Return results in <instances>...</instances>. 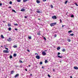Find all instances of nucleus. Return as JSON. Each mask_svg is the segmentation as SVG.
Here are the masks:
<instances>
[{
    "instance_id": "15",
    "label": "nucleus",
    "mask_w": 78,
    "mask_h": 78,
    "mask_svg": "<svg viewBox=\"0 0 78 78\" xmlns=\"http://www.w3.org/2000/svg\"><path fill=\"white\" fill-rule=\"evenodd\" d=\"M1 37L2 39H4V37H3V35H1Z\"/></svg>"
},
{
    "instance_id": "35",
    "label": "nucleus",
    "mask_w": 78,
    "mask_h": 78,
    "mask_svg": "<svg viewBox=\"0 0 78 78\" xmlns=\"http://www.w3.org/2000/svg\"><path fill=\"white\" fill-rule=\"evenodd\" d=\"M20 62L21 63H22L23 62H22L21 60H20Z\"/></svg>"
},
{
    "instance_id": "14",
    "label": "nucleus",
    "mask_w": 78,
    "mask_h": 78,
    "mask_svg": "<svg viewBox=\"0 0 78 78\" xmlns=\"http://www.w3.org/2000/svg\"><path fill=\"white\" fill-rule=\"evenodd\" d=\"M57 56L58 58H62V56H59V55H57Z\"/></svg>"
},
{
    "instance_id": "30",
    "label": "nucleus",
    "mask_w": 78,
    "mask_h": 78,
    "mask_svg": "<svg viewBox=\"0 0 78 78\" xmlns=\"http://www.w3.org/2000/svg\"><path fill=\"white\" fill-rule=\"evenodd\" d=\"M67 41H68V42H70V39H68L67 40Z\"/></svg>"
},
{
    "instance_id": "47",
    "label": "nucleus",
    "mask_w": 78,
    "mask_h": 78,
    "mask_svg": "<svg viewBox=\"0 0 78 78\" xmlns=\"http://www.w3.org/2000/svg\"><path fill=\"white\" fill-rule=\"evenodd\" d=\"M30 76H32L33 75L32 74L30 73Z\"/></svg>"
},
{
    "instance_id": "32",
    "label": "nucleus",
    "mask_w": 78,
    "mask_h": 78,
    "mask_svg": "<svg viewBox=\"0 0 78 78\" xmlns=\"http://www.w3.org/2000/svg\"><path fill=\"white\" fill-rule=\"evenodd\" d=\"M67 2H68V1H66L65 2V4H67Z\"/></svg>"
},
{
    "instance_id": "9",
    "label": "nucleus",
    "mask_w": 78,
    "mask_h": 78,
    "mask_svg": "<svg viewBox=\"0 0 78 78\" xmlns=\"http://www.w3.org/2000/svg\"><path fill=\"white\" fill-rule=\"evenodd\" d=\"M8 41H9V42H10V41H11V38H9L7 40Z\"/></svg>"
},
{
    "instance_id": "59",
    "label": "nucleus",
    "mask_w": 78,
    "mask_h": 78,
    "mask_svg": "<svg viewBox=\"0 0 78 78\" xmlns=\"http://www.w3.org/2000/svg\"><path fill=\"white\" fill-rule=\"evenodd\" d=\"M28 66H29V67H30V65H28Z\"/></svg>"
},
{
    "instance_id": "5",
    "label": "nucleus",
    "mask_w": 78,
    "mask_h": 78,
    "mask_svg": "<svg viewBox=\"0 0 78 78\" xmlns=\"http://www.w3.org/2000/svg\"><path fill=\"white\" fill-rule=\"evenodd\" d=\"M36 58H37V59H39L40 58V56H39V55H37L36 56Z\"/></svg>"
},
{
    "instance_id": "39",
    "label": "nucleus",
    "mask_w": 78,
    "mask_h": 78,
    "mask_svg": "<svg viewBox=\"0 0 78 78\" xmlns=\"http://www.w3.org/2000/svg\"><path fill=\"white\" fill-rule=\"evenodd\" d=\"M61 54V53H60V52H58V55H60Z\"/></svg>"
},
{
    "instance_id": "36",
    "label": "nucleus",
    "mask_w": 78,
    "mask_h": 78,
    "mask_svg": "<svg viewBox=\"0 0 78 78\" xmlns=\"http://www.w3.org/2000/svg\"><path fill=\"white\" fill-rule=\"evenodd\" d=\"M9 4H10V5H11V4H12V2L11 1L10 2Z\"/></svg>"
},
{
    "instance_id": "16",
    "label": "nucleus",
    "mask_w": 78,
    "mask_h": 78,
    "mask_svg": "<svg viewBox=\"0 0 78 78\" xmlns=\"http://www.w3.org/2000/svg\"><path fill=\"white\" fill-rule=\"evenodd\" d=\"M13 47H14V48H17V46L16 45H15L13 46Z\"/></svg>"
},
{
    "instance_id": "11",
    "label": "nucleus",
    "mask_w": 78,
    "mask_h": 78,
    "mask_svg": "<svg viewBox=\"0 0 78 78\" xmlns=\"http://www.w3.org/2000/svg\"><path fill=\"white\" fill-rule=\"evenodd\" d=\"M8 27H11V24H10L9 23H8Z\"/></svg>"
},
{
    "instance_id": "34",
    "label": "nucleus",
    "mask_w": 78,
    "mask_h": 78,
    "mask_svg": "<svg viewBox=\"0 0 78 78\" xmlns=\"http://www.w3.org/2000/svg\"><path fill=\"white\" fill-rule=\"evenodd\" d=\"M68 33H72V30L69 31H68Z\"/></svg>"
},
{
    "instance_id": "6",
    "label": "nucleus",
    "mask_w": 78,
    "mask_h": 78,
    "mask_svg": "<svg viewBox=\"0 0 78 78\" xmlns=\"http://www.w3.org/2000/svg\"><path fill=\"white\" fill-rule=\"evenodd\" d=\"M74 69H75V70H78V67H77L76 66H74Z\"/></svg>"
},
{
    "instance_id": "2",
    "label": "nucleus",
    "mask_w": 78,
    "mask_h": 78,
    "mask_svg": "<svg viewBox=\"0 0 78 78\" xmlns=\"http://www.w3.org/2000/svg\"><path fill=\"white\" fill-rule=\"evenodd\" d=\"M51 18L53 19H57V17H56V16H53Z\"/></svg>"
},
{
    "instance_id": "44",
    "label": "nucleus",
    "mask_w": 78,
    "mask_h": 78,
    "mask_svg": "<svg viewBox=\"0 0 78 78\" xmlns=\"http://www.w3.org/2000/svg\"><path fill=\"white\" fill-rule=\"evenodd\" d=\"M75 5H76V6H78V5H77V4H76V3H75Z\"/></svg>"
},
{
    "instance_id": "20",
    "label": "nucleus",
    "mask_w": 78,
    "mask_h": 78,
    "mask_svg": "<svg viewBox=\"0 0 78 78\" xmlns=\"http://www.w3.org/2000/svg\"><path fill=\"white\" fill-rule=\"evenodd\" d=\"M37 34L38 35H41V34H40V32H39Z\"/></svg>"
},
{
    "instance_id": "55",
    "label": "nucleus",
    "mask_w": 78,
    "mask_h": 78,
    "mask_svg": "<svg viewBox=\"0 0 78 78\" xmlns=\"http://www.w3.org/2000/svg\"><path fill=\"white\" fill-rule=\"evenodd\" d=\"M64 27V26L62 25V28H63V27Z\"/></svg>"
},
{
    "instance_id": "49",
    "label": "nucleus",
    "mask_w": 78,
    "mask_h": 78,
    "mask_svg": "<svg viewBox=\"0 0 78 78\" xmlns=\"http://www.w3.org/2000/svg\"><path fill=\"white\" fill-rule=\"evenodd\" d=\"M35 55H38V54L37 53H36Z\"/></svg>"
},
{
    "instance_id": "17",
    "label": "nucleus",
    "mask_w": 78,
    "mask_h": 78,
    "mask_svg": "<svg viewBox=\"0 0 78 78\" xmlns=\"http://www.w3.org/2000/svg\"><path fill=\"white\" fill-rule=\"evenodd\" d=\"M28 0H23V2H27Z\"/></svg>"
},
{
    "instance_id": "54",
    "label": "nucleus",
    "mask_w": 78,
    "mask_h": 78,
    "mask_svg": "<svg viewBox=\"0 0 78 78\" xmlns=\"http://www.w3.org/2000/svg\"><path fill=\"white\" fill-rule=\"evenodd\" d=\"M9 8H11V6L9 7Z\"/></svg>"
},
{
    "instance_id": "31",
    "label": "nucleus",
    "mask_w": 78,
    "mask_h": 78,
    "mask_svg": "<svg viewBox=\"0 0 78 78\" xmlns=\"http://www.w3.org/2000/svg\"><path fill=\"white\" fill-rule=\"evenodd\" d=\"M62 51L63 52H64V51H65V49H63L62 50Z\"/></svg>"
},
{
    "instance_id": "56",
    "label": "nucleus",
    "mask_w": 78,
    "mask_h": 78,
    "mask_svg": "<svg viewBox=\"0 0 78 78\" xmlns=\"http://www.w3.org/2000/svg\"><path fill=\"white\" fill-rule=\"evenodd\" d=\"M25 70H26V71H27V69H25Z\"/></svg>"
},
{
    "instance_id": "26",
    "label": "nucleus",
    "mask_w": 78,
    "mask_h": 78,
    "mask_svg": "<svg viewBox=\"0 0 78 78\" xmlns=\"http://www.w3.org/2000/svg\"><path fill=\"white\" fill-rule=\"evenodd\" d=\"M47 62H48V61H47V60H45V63H47Z\"/></svg>"
},
{
    "instance_id": "8",
    "label": "nucleus",
    "mask_w": 78,
    "mask_h": 78,
    "mask_svg": "<svg viewBox=\"0 0 78 78\" xmlns=\"http://www.w3.org/2000/svg\"><path fill=\"white\" fill-rule=\"evenodd\" d=\"M42 54L43 55H46V53L45 52H43L42 53Z\"/></svg>"
},
{
    "instance_id": "63",
    "label": "nucleus",
    "mask_w": 78,
    "mask_h": 78,
    "mask_svg": "<svg viewBox=\"0 0 78 78\" xmlns=\"http://www.w3.org/2000/svg\"><path fill=\"white\" fill-rule=\"evenodd\" d=\"M60 62H61V61H60Z\"/></svg>"
},
{
    "instance_id": "1",
    "label": "nucleus",
    "mask_w": 78,
    "mask_h": 78,
    "mask_svg": "<svg viewBox=\"0 0 78 78\" xmlns=\"http://www.w3.org/2000/svg\"><path fill=\"white\" fill-rule=\"evenodd\" d=\"M55 25H56V23H52L50 24V26L51 27H53V26H54Z\"/></svg>"
},
{
    "instance_id": "33",
    "label": "nucleus",
    "mask_w": 78,
    "mask_h": 78,
    "mask_svg": "<svg viewBox=\"0 0 78 78\" xmlns=\"http://www.w3.org/2000/svg\"><path fill=\"white\" fill-rule=\"evenodd\" d=\"M37 12V13H40L41 12H40V11H38Z\"/></svg>"
},
{
    "instance_id": "51",
    "label": "nucleus",
    "mask_w": 78,
    "mask_h": 78,
    "mask_svg": "<svg viewBox=\"0 0 78 78\" xmlns=\"http://www.w3.org/2000/svg\"><path fill=\"white\" fill-rule=\"evenodd\" d=\"M38 20H41L40 19V18H38Z\"/></svg>"
},
{
    "instance_id": "21",
    "label": "nucleus",
    "mask_w": 78,
    "mask_h": 78,
    "mask_svg": "<svg viewBox=\"0 0 78 78\" xmlns=\"http://www.w3.org/2000/svg\"><path fill=\"white\" fill-rule=\"evenodd\" d=\"M28 39H31V36H30L29 37H28Z\"/></svg>"
},
{
    "instance_id": "23",
    "label": "nucleus",
    "mask_w": 78,
    "mask_h": 78,
    "mask_svg": "<svg viewBox=\"0 0 78 78\" xmlns=\"http://www.w3.org/2000/svg\"><path fill=\"white\" fill-rule=\"evenodd\" d=\"M17 2H21V0H17Z\"/></svg>"
},
{
    "instance_id": "60",
    "label": "nucleus",
    "mask_w": 78,
    "mask_h": 78,
    "mask_svg": "<svg viewBox=\"0 0 78 78\" xmlns=\"http://www.w3.org/2000/svg\"><path fill=\"white\" fill-rule=\"evenodd\" d=\"M16 67H18V66H16Z\"/></svg>"
},
{
    "instance_id": "43",
    "label": "nucleus",
    "mask_w": 78,
    "mask_h": 78,
    "mask_svg": "<svg viewBox=\"0 0 78 78\" xmlns=\"http://www.w3.org/2000/svg\"><path fill=\"white\" fill-rule=\"evenodd\" d=\"M57 36V35H56V34H55L54 35V37H56Z\"/></svg>"
},
{
    "instance_id": "41",
    "label": "nucleus",
    "mask_w": 78,
    "mask_h": 78,
    "mask_svg": "<svg viewBox=\"0 0 78 78\" xmlns=\"http://www.w3.org/2000/svg\"><path fill=\"white\" fill-rule=\"evenodd\" d=\"M24 18H25V19H27V16H25Z\"/></svg>"
},
{
    "instance_id": "3",
    "label": "nucleus",
    "mask_w": 78,
    "mask_h": 78,
    "mask_svg": "<svg viewBox=\"0 0 78 78\" xmlns=\"http://www.w3.org/2000/svg\"><path fill=\"white\" fill-rule=\"evenodd\" d=\"M3 52L5 53H9V51L8 50H4L3 51Z\"/></svg>"
},
{
    "instance_id": "61",
    "label": "nucleus",
    "mask_w": 78,
    "mask_h": 78,
    "mask_svg": "<svg viewBox=\"0 0 78 78\" xmlns=\"http://www.w3.org/2000/svg\"><path fill=\"white\" fill-rule=\"evenodd\" d=\"M1 47H2V46H1Z\"/></svg>"
},
{
    "instance_id": "27",
    "label": "nucleus",
    "mask_w": 78,
    "mask_h": 78,
    "mask_svg": "<svg viewBox=\"0 0 78 78\" xmlns=\"http://www.w3.org/2000/svg\"><path fill=\"white\" fill-rule=\"evenodd\" d=\"M15 26H18V24H14Z\"/></svg>"
},
{
    "instance_id": "40",
    "label": "nucleus",
    "mask_w": 78,
    "mask_h": 78,
    "mask_svg": "<svg viewBox=\"0 0 78 78\" xmlns=\"http://www.w3.org/2000/svg\"><path fill=\"white\" fill-rule=\"evenodd\" d=\"M44 40H45V41H46V38H45V37H44Z\"/></svg>"
},
{
    "instance_id": "58",
    "label": "nucleus",
    "mask_w": 78,
    "mask_h": 78,
    "mask_svg": "<svg viewBox=\"0 0 78 78\" xmlns=\"http://www.w3.org/2000/svg\"><path fill=\"white\" fill-rule=\"evenodd\" d=\"M70 78H72V76H70Z\"/></svg>"
},
{
    "instance_id": "64",
    "label": "nucleus",
    "mask_w": 78,
    "mask_h": 78,
    "mask_svg": "<svg viewBox=\"0 0 78 78\" xmlns=\"http://www.w3.org/2000/svg\"><path fill=\"white\" fill-rule=\"evenodd\" d=\"M3 22H4V21H3Z\"/></svg>"
},
{
    "instance_id": "24",
    "label": "nucleus",
    "mask_w": 78,
    "mask_h": 78,
    "mask_svg": "<svg viewBox=\"0 0 78 78\" xmlns=\"http://www.w3.org/2000/svg\"><path fill=\"white\" fill-rule=\"evenodd\" d=\"M12 11H13V12H14L15 13H16V11H15V10H14V9L12 10Z\"/></svg>"
},
{
    "instance_id": "48",
    "label": "nucleus",
    "mask_w": 78,
    "mask_h": 78,
    "mask_svg": "<svg viewBox=\"0 0 78 78\" xmlns=\"http://www.w3.org/2000/svg\"><path fill=\"white\" fill-rule=\"evenodd\" d=\"M5 49H6V50H8V48H6Z\"/></svg>"
},
{
    "instance_id": "12",
    "label": "nucleus",
    "mask_w": 78,
    "mask_h": 78,
    "mask_svg": "<svg viewBox=\"0 0 78 78\" xmlns=\"http://www.w3.org/2000/svg\"><path fill=\"white\" fill-rule=\"evenodd\" d=\"M36 2L37 3H40V1L38 0H37L36 1Z\"/></svg>"
},
{
    "instance_id": "46",
    "label": "nucleus",
    "mask_w": 78,
    "mask_h": 78,
    "mask_svg": "<svg viewBox=\"0 0 78 78\" xmlns=\"http://www.w3.org/2000/svg\"><path fill=\"white\" fill-rule=\"evenodd\" d=\"M53 72H55V69H53Z\"/></svg>"
},
{
    "instance_id": "18",
    "label": "nucleus",
    "mask_w": 78,
    "mask_h": 78,
    "mask_svg": "<svg viewBox=\"0 0 78 78\" xmlns=\"http://www.w3.org/2000/svg\"><path fill=\"white\" fill-rule=\"evenodd\" d=\"M8 29L9 31H11V27H9L8 28Z\"/></svg>"
},
{
    "instance_id": "52",
    "label": "nucleus",
    "mask_w": 78,
    "mask_h": 78,
    "mask_svg": "<svg viewBox=\"0 0 78 78\" xmlns=\"http://www.w3.org/2000/svg\"><path fill=\"white\" fill-rule=\"evenodd\" d=\"M15 30H17L18 29H15Z\"/></svg>"
},
{
    "instance_id": "50",
    "label": "nucleus",
    "mask_w": 78,
    "mask_h": 78,
    "mask_svg": "<svg viewBox=\"0 0 78 78\" xmlns=\"http://www.w3.org/2000/svg\"><path fill=\"white\" fill-rule=\"evenodd\" d=\"M27 51H29V52H30V50H27Z\"/></svg>"
},
{
    "instance_id": "7",
    "label": "nucleus",
    "mask_w": 78,
    "mask_h": 78,
    "mask_svg": "<svg viewBox=\"0 0 78 78\" xmlns=\"http://www.w3.org/2000/svg\"><path fill=\"white\" fill-rule=\"evenodd\" d=\"M25 9H22L20 10L21 11H22V12H24V11H25Z\"/></svg>"
},
{
    "instance_id": "13",
    "label": "nucleus",
    "mask_w": 78,
    "mask_h": 78,
    "mask_svg": "<svg viewBox=\"0 0 78 78\" xmlns=\"http://www.w3.org/2000/svg\"><path fill=\"white\" fill-rule=\"evenodd\" d=\"M16 56H17V54H16L15 53L13 54V56H14V57H15Z\"/></svg>"
},
{
    "instance_id": "4",
    "label": "nucleus",
    "mask_w": 78,
    "mask_h": 78,
    "mask_svg": "<svg viewBox=\"0 0 78 78\" xmlns=\"http://www.w3.org/2000/svg\"><path fill=\"white\" fill-rule=\"evenodd\" d=\"M19 76V74H16L15 76V78H17Z\"/></svg>"
},
{
    "instance_id": "10",
    "label": "nucleus",
    "mask_w": 78,
    "mask_h": 78,
    "mask_svg": "<svg viewBox=\"0 0 78 78\" xmlns=\"http://www.w3.org/2000/svg\"><path fill=\"white\" fill-rule=\"evenodd\" d=\"M14 73V71L12 70L11 71L10 73L11 75H12Z\"/></svg>"
},
{
    "instance_id": "37",
    "label": "nucleus",
    "mask_w": 78,
    "mask_h": 78,
    "mask_svg": "<svg viewBox=\"0 0 78 78\" xmlns=\"http://www.w3.org/2000/svg\"><path fill=\"white\" fill-rule=\"evenodd\" d=\"M40 64H42V62H41L40 63Z\"/></svg>"
},
{
    "instance_id": "62",
    "label": "nucleus",
    "mask_w": 78,
    "mask_h": 78,
    "mask_svg": "<svg viewBox=\"0 0 78 78\" xmlns=\"http://www.w3.org/2000/svg\"><path fill=\"white\" fill-rule=\"evenodd\" d=\"M45 51H47V50H45Z\"/></svg>"
},
{
    "instance_id": "53",
    "label": "nucleus",
    "mask_w": 78,
    "mask_h": 78,
    "mask_svg": "<svg viewBox=\"0 0 78 78\" xmlns=\"http://www.w3.org/2000/svg\"><path fill=\"white\" fill-rule=\"evenodd\" d=\"M2 3H0V6H2Z\"/></svg>"
},
{
    "instance_id": "57",
    "label": "nucleus",
    "mask_w": 78,
    "mask_h": 78,
    "mask_svg": "<svg viewBox=\"0 0 78 78\" xmlns=\"http://www.w3.org/2000/svg\"><path fill=\"white\" fill-rule=\"evenodd\" d=\"M42 69H44V66H42Z\"/></svg>"
},
{
    "instance_id": "25",
    "label": "nucleus",
    "mask_w": 78,
    "mask_h": 78,
    "mask_svg": "<svg viewBox=\"0 0 78 78\" xmlns=\"http://www.w3.org/2000/svg\"><path fill=\"white\" fill-rule=\"evenodd\" d=\"M74 35V34H71L70 35V36H73Z\"/></svg>"
},
{
    "instance_id": "28",
    "label": "nucleus",
    "mask_w": 78,
    "mask_h": 78,
    "mask_svg": "<svg viewBox=\"0 0 78 78\" xmlns=\"http://www.w3.org/2000/svg\"><path fill=\"white\" fill-rule=\"evenodd\" d=\"M48 77L49 78H50V77H51V76H50V75L49 74L48 75Z\"/></svg>"
},
{
    "instance_id": "38",
    "label": "nucleus",
    "mask_w": 78,
    "mask_h": 78,
    "mask_svg": "<svg viewBox=\"0 0 78 78\" xmlns=\"http://www.w3.org/2000/svg\"><path fill=\"white\" fill-rule=\"evenodd\" d=\"M74 17V16L73 15H72L71 16V17Z\"/></svg>"
},
{
    "instance_id": "42",
    "label": "nucleus",
    "mask_w": 78,
    "mask_h": 78,
    "mask_svg": "<svg viewBox=\"0 0 78 78\" xmlns=\"http://www.w3.org/2000/svg\"><path fill=\"white\" fill-rule=\"evenodd\" d=\"M60 23H62V20H61V19H60Z\"/></svg>"
},
{
    "instance_id": "45",
    "label": "nucleus",
    "mask_w": 78,
    "mask_h": 78,
    "mask_svg": "<svg viewBox=\"0 0 78 78\" xmlns=\"http://www.w3.org/2000/svg\"><path fill=\"white\" fill-rule=\"evenodd\" d=\"M43 2H46L47 0H43Z\"/></svg>"
},
{
    "instance_id": "22",
    "label": "nucleus",
    "mask_w": 78,
    "mask_h": 78,
    "mask_svg": "<svg viewBox=\"0 0 78 78\" xmlns=\"http://www.w3.org/2000/svg\"><path fill=\"white\" fill-rule=\"evenodd\" d=\"M59 49H60V47H58V48H57V50H59Z\"/></svg>"
},
{
    "instance_id": "19",
    "label": "nucleus",
    "mask_w": 78,
    "mask_h": 78,
    "mask_svg": "<svg viewBox=\"0 0 78 78\" xmlns=\"http://www.w3.org/2000/svg\"><path fill=\"white\" fill-rule=\"evenodd\" d=\"M9 57L10 59H11L12 58V55L10 56Z\"/></svg>"
},
{
    "instance_id": "29",
    "label": "nucleus",
    "mask_w": 78,
    "mask_h": 78,
    "mask_svg": "<svg viewBox=\"0 0 78 78\" xmlns=\"http://www.w3.org/2000/svg\"><path fill=\"white\" fill-rule=\"evenodd\" d=\"M50 6H51V8H53V6L52 5H50Z\"/></svg>"
}]
</instances>
